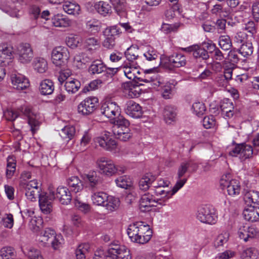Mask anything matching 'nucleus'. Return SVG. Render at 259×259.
<instances>
[{
    "mask_svg": "<svg viewBox=\"0 0 259 259\" xmlns=\"http://www.w3.org/2000/svg\"><path fill=\"white\" fill-rule=\"evenodd\" d=\"M143 55L146 59L148 61L155 60L158 57L157 51L150 46H148L146 48Z\"/></svg>",
    "mask_w": 259,
    "mask_h": 259,
    "instance_id": "6e6d98bb",
    "label": "nucleus"
},
{
    "mask_svg": "<svg viewBox=\"0 0 259 259\" xmlns=\"http://www.w3.org/2000/svg\"><path fill=\"white\" fill-rule=\"evenodd\" d=\"M10 79L13 88L18 91L25 90L29 86L28 79L20 73L17 72L12 73Z\"/></svg>",
    "mask_w": 259,
    "mask_h": 259,
    "instance_id": "2eb2a0df",
    "label": "nucleus"
},
{
    "mask_svg": "<svg viewBox=\"0 0 259 259\" xmlns=\"http://www.w3.org/2000/svg\"><path fill=\"white\" fill-rule=\"evenodd\" d=\"M21 187L24 191L25 196L27 199L31 201L36 200L39 193L38 182L36 180H33L27 183H21Z\"/></svg>",
    "mask_w": 259,
    "mask_h": 259,
    "instance_id": "f8f14e48",
    "label": "nucleus"
},
{
    "mask_svg": "<svg viewBox=\"0 0 259 259\" xmlns=\"http://www.w3.org/2000/svg\"><path fill=\"white\" fill-rule=\"evenodd\" d=\"M64 243V239L61 234H55L54 237L52 239L51 244L52 247L55 250L58 249L62 246Z\"/></svg>",
    "mask_w": 259,
    "mask_h": 259,
    "instance_id": "338daca9",
    "label": "nucleus"
},
{
    "mask_svg": "<svg viewBox=\"0 0 259 259\" xmlns=\"http://www.w3.org/2000/svg\"><path fill=\"white\" fill-rule=\"evenodd\" d=\"M58 199L59 202L64 205H68L72 200V196L68 189L64 186H59L55 192V198Z\"/></svg>",
    "mask_w": 259,
    "mask_h": 259,
    "instance_id": "a211bd4d",
    "label": "nucleus"
},
{
    "mask_svg": "<svg viewBox=\"0 0 259 259\" xmlns=\"http://www.w3.org/2000/svg\"><path fill=\"white\" fill-rule=\"evenodd\" d=\"M229 233L227 232H223L220 234L215 238L214 241V244L215 246L219 247L223 246L226 244L229 239Z\"/></svg>",
    "mask_w": 259,
    "mask_h": 259,
    "instance_id": "0e129e2a",
    "label": "nucleus"
},
{
    "mask_svg": "<svg viewBox=\"0 0 259 259\" xmlns=\"http://www.w3.org/2000/svg\"><path fill=\"white\" fill-rule=\"evenodd\" d=\"M120 205V201L118 197L109 195L104 207L108 211L113 212L119 208Z\"/></svg>",
    "mask_w": 259,
    "mask_h": 259,
    "instance_id": "c756f323",
    "label": "nucleus"
},
{
    "mask_svg": "<svg viewBox=\"0 0 259 259\" xmlns=\"http://www.w3.org/2000/svg\"><path fill=\"white\" fill-rule=\"evenodd\" d=\"M75 133V130L73 126H65L62 129L60 135L64 140L69 141L74 137Z\"/></svg>",
    "mask_w": 259,
    "mask_h": 259,
    "instance_id": "de8ad7c7",
    "label": "nucleus"
},
{
    "mask_svg": "<svg viewBox=\"0 0 259 259\" xmlns=\"http://www.w3.org/2000/svg\"><path fill=\"white\" fill-rule=\"evenodd\" d=\"M219 44L224 50H229L232 47V41L228 35H221L219 38Z\"/></svg>",
    "mask_w": 259,
    "mask_h": 259,
    "instance_id": "e2e57ef3",
    "label": "nucleus"
},
{
    "mask_svg": "<svg viewBox=\"0 0 259 259\" xmlns=\"http://www.w3.org/2000/svg\"><path fill=\"white\" fill-rule=\"evenodd\" d=\"M67 184L71 190L75 193L79 192L83 189V184L81 181L76 176L68 178L67 180Z\"/></svg>",
    "mask_w": 259,
    "mask_h": 259,
    "instance_id": "72a5a7b5",
    "label": "nucleus"
},
{
    "mask_svg": "<svg viewBox=\"0 0 259 259\" xmlns=\"http://www.w3.org/2000/svg\"><path fill=\"white\" fill-rule=\"evenodd\" d=\"M13 49L6 45L0 46V65H9L11 62V56Z\"/></svg>",
    "mask_w": 259,
    "mask_h": 259,
    "instance_id": "aec40b11",
    "label": "nucleus"
},
{
    "mask_svg": "<svg viewBox=\"0 0 259 259\" xmlns=\"http://www.w3.org/2000/svg\"><path fill=\"white\" fill-rule=\"evenodd\" d=\"M170 63L175 67H181L186 65V57L182 54H175L169 57Z\"/></svg>",
    "mask_w": 259,
    "mask_h": 259,
    "instance_id": "e433bc0d",
    "label": "nucleus"
},
{
    "mask_svg": "<svg viewBox=\"0 0 259 259\" xmlns=\"http://www.w3.org/2000/svg\"><path fill=\"white\" fill-rule=\"evenodd\" d=\"M84 46L89 50H94L100 46L99 40L94 37L86 38L84 42Z\"/></svg>",
    "mask_w": 259,
    "mask_h": 259,
    "instance_id": "680f3d73",
    "label": "nucleus"
},
{
    "mask_svg": "<svg viewBox=\"0 0 259 259\" xmlns=\"http://www.w3.org/2000/svg\"><path fill=\"white\" fill-rule=\"evenodd\" d=\"M29 111V109L25 108L24 113L28 116V123L30 126L31 131L34 133L39 127V122L35 118L30 116Z\"/></svg>",
    "mask_w": 259,
    "mask_h": 259,
    "instance_id": "13d9d810",
    "label": "nucleus"
},
{
    "mask_svg": "<svg viewBox=\"0 0 259 259\" xmlns=\"http://www.w3.org/2000/svg\"><path fill=\"white\" fill-rule=\"evenodd\" d=\"M105 39L103 42L104 47L111 49L115 45V39L119 34V29L115 26L106 28L103 32Z\"/></svg>",
    "mask_w": 259,
    "mask_h": 259,
    "instance_id": "4468645a",
    "label": "nucleus"
},
{
    "mask_svg": "<svg viewBox=\"0 0 259 259\" xmlns=\"http://www.w3.org/2000/svg\"><path fill=\"white\" fill-rule=\"evenodd\" d=\"M15 160L12 156H8L7 158V164L6 170V177L8 179H11L16 171Z\"/></svg>",
    "mask_w": 259,
    "mask_h": 259,
    "instance_id": "09e8293b",
    "label": "nucleus"
},
{
    "mask_svg": "<svg viewBox=\"0 0 259 259\" xmlns=\"http://www.w3.org/2000/svg\"><path fill=\"white\" fill-rule=\"evenodd\" d=\"M86 27L92 33H97L101 28L100 22L96 20L88 21L86 23Z\"/></svg>",
    "mask_w": 259,
    "mask_h": 259,
    "instance_id": "69168bd1",
    "label": "nucleus"
},
{
    "mask_svg": "<svg viewBox=\"0 0 259 259\" xmlns=\"http://www.w3.org/2000/svg\"><path fill=\"white\" fill-rule=\"evenodd\" d=\"M15 256L14 249L6 246L0 250V259H14Z\"/></svg>",
    "mask_w": 259,
    "mask_h": 259,
    "instance_id": "603ef678",
    "label": "nucleus"
},
{
    "mask_svg": "<svg viewBox=\"0 0 259 259\" xmlns=\"http://www.w3.org/2000/svg\"><path fill=\"white\" fill-rule=\"evenodd\" d=\"M55 198V191L50 190L48 195H39V205L41 211L45 214H49L52 211V201Z\"/></svg>",
    "mask_w": 259,
    "mask_h": 259,
    "instance_id": "9d476101",
    "label": "nucleus"
},
{
    "mask_svg": "<svg viewBox=\"0 0 259 259\" xmlns=\"http://www.w3.org/2000/svg\"><path fill=\"white\" fill-rule=\"evenodd\" d=\"M80 38L78 35L73 34H70L65 39L66 45L72 49L77 48L80 43Z\"/></svg>",
    "mask_w": 259,
    "mask_h": 259,
    "instance_id": "864d4df0",
    "label": "nucleus"
},
{
    "mask_svg": "<svg viewBox=\"0 0 259 259\" xmlns=\"http://www.w3.org/2000/svg\"><path fill=\"white\" fill-rule=\"evenodd\" d=\"M94 7L97 12L104 17L110 15L112 12L111 6L107 2H97L95 3Z\"/></svg>",
    "mask_w": 259,
    "mask_h": 259,
    "instance_id": "412c9836",
    "label": "nucleus"
},
{
    "mask_svg": "<svg viewBox=\"0 0 259 259\" xmlns=\"http://www.w3.org/2000/svg\"><path fill=\"white\" fill-rule=\"evenodd\" d=\"M95 142L104 149L109 151L115 150L117 147V142L108 132H105L103 136L97 137Z\"/></svg>",
    "mask_w": 259,
    "mask_h": 259,
    "instance_id": "9b49d317",
    "label": "nucleus"
},
{
    "mask_svg": "<svg viewBox=\"0 0 259 259\" xmlns=\"http://www.w3.org/2000/svg\"><path fill=\"white\" fill-rule=\"evenodd\" d=\"M155 203L164 206L165 200L156 197L151 189L149 192L141 196L140 200V208H147L148 209L152 206H156Z\"/></svg>",
    "mask_w": 259,
    "mask_h": 259,
    "instance_id": "1a4fd4ad",
    "label": "nucleus"
},
{
    "mask_svg": "<svg viewBox=\"0 0 259 259\" xmlns=\"http://www.w3.org/2000/svg\"><path fill=\"white\" fill-rule=\"evenodd\" d=\"M125 112L130 116L138 118L142 114V108L140 105L133 101H129L126 104Z\"/></svg>",
    "mask_w": 259,
    "mask_h": 259,
    "instance_id": "6ab92c4d",
    "label": "nucleus"
},
{
    "mask_svg": "<svg viewBox=\"0 0 259 259\" xmlns=\"http://www.w3.org/2000/svg\"><path fill=\"white\" fill-rule=\"evenodd\" d=\"M113 133L117 139L124 142L127 141L133 136V134L129 127L124 128V129H118Z\"/></svg>",
    "mask_w": 259,
    "mask_h": 259,
    "instance_id": "a19ab883",
    "label": "nucleus"
},
{
    "mask_svg": "<svg viewBox=\"0 0 259 259\" xmlns=\"http://www.w3.org/2000/svg\"><path fill=\"white\" fill-rule=\"evenodd\" d=\"M101 112L107 118L113 120L120 115V109L116 102L108 100L102 104Z\"/></svg>",
    "mask_w": 259,
    "mask_h": 259,
    "instance_id": "6e6552de",
    "label": "nucleus"
},
{
    "mask_svg": "<svg viewBox=\"0 0 259 259\" xmlns=\"http://www.w3.org/2000/svg\"><path fill=\"white\" fill-rule=\"evenodd\" d=\"M193 113L197 116L203 115L206 111V107L202 102L196 101L194 102L192 107Z\"/></svg>",
    "mask_w": 259,
    "mask_h": 259,
    "instance_id": "bf43d9fd",
    "label": "nucleus"
},
{
    "mask_svg": "<svg viewBox=\"0 0 259 259\" xmlns=\"http://www.w3.org/2000/svg\"><path fill=\"white\" fill-rule=\"evenodd\" d=\"M163 115L166 123L170 124L176 119V110L171 106H166L163 110Z\"/></svg>",
    "mask_w": 259,
    "mask_h": 259,
    "instance_id": "f704fd0d",
    "label": "nucleus"
},
{
    "mask_svg": "<svg viewBox=\"0 0 259 259\" xmlns=\"http://www.w3.org/2000/svg\"><path fill=\"white\" fill-rule=\"evenodd\" d=\"M86 181L90 184L91 187H95L101 183V177L97 174L95 171L89 172L85 175Z\"/></svg>",
    "mask_w": 259,
    "mask_h": 259,
    "instance_id": "a18cd8bd",
    "label": "nucleus"
},
{
    "mask_svg": "<svg viewBox=\"0 0 259 259\" xmlns=\"http://www.w3.org/2000/svg\"><path fill=\"white\" fill-rule=\"evenodd\" d=\"M257 250L252 247L244 249L241 254L242 259H257Z\"/></svg>",
    "mask_w": 259,
    "mask_h": 259,
    "instance_id": "5fc2aeb1",
    "label": "nucleus"
},
{
    "mask_svg": "<svg viewBox=\"0 0 259 259\" xmlns=\"http://www.w3.org/2000/svg\"><path fill=\"white\" fill-rule=\"evenodd\" d=\"M89 70V72L93 74H100L108 70L107 72L113 75L117 71L116 68H107L106 65L101 60H96L93 62Z\"/></svg>",
    "mask_w": 259,
    "mask_h": 259,
    "instance_id": "f3484780",
    "label": "nucleus"
},
{
    "mask_svg": "<svg viewBox=\"0 0 259 259\" xmlns=\"http://www.w3.org/2000/svg\"><path fill=\"white\" fill-rule=\"evenodd\" d=\"M62 7L64 11L69 15H78L81 11L80 6L74 1H65Z\"/></svg>",
    "mask_w": 259,
    "mask_h": 259,
    "instance_id": "393cba45",
    "label": "nucleus"
},
{
    "mask_svg": "<svg viewBox=\"0 0 259 259\" xmlns=\"http://www.w3.org/2000/svg\"><path fill=\"white\" fill-rule=\"evenodd\" d=\"M130 250L116 242L111 243L106 253V259H131Z\"/></svg>",
    "mask_w": 259,
    "mask_h": 259,
    "instance_id": "f03ea898",
    "label": "nucleus"
},
{
    "mask_svg": "<svg viewBox=\"0 0 259 259\" xmlns=\"http://www.w3.org/2000/svg\"><path fill=\"white\" fill-rule=\"evenodd\" d=\"M197 219L201 222L208 224H214L218 216L214 208L209 205L200 207L197 213Z\"/></svg>",
    "mask_w": 259,
    "mask_h": 259,
    "instance_id": "7ed1b4c3",
    "label": "nucleus"
},
{
    "mask_svg": "<svg viewBox=\"0 0 259 259\" xmlns=\"http://www.w3.org/2000/svg\"><path fill=\"white\" fill-rule=\"evenodd\" d=\"M115 12L120 16H124L129 8L126 0H109Z\"/></svg>",
    "mask_w": 259,
    "mask_h": 259,
    "instance_id": "5701e85b",
    "label": "nucleus"
},
{
    "mask_svg": "<svg viewBox=\"0 0 259 259\" xmlns=\"http://www.w3.org/2000/svg\"><path fill=\"white\" fill-rule=\"evenodd\" d=\"M32 66L34 70L40 73L46 72L48 68L47 61L42 57L35 58Z\"/></svg>",
    "mask_w": 259,
    "mask_h": 259,
    "instance_id": "bb28decb",
    "label": "nucleus"
},
{
    "mask_svg": "<svg viewBox=\"0 0 259 259\" xmlns=\"http://www.w3.org/2000/svg\"><path fill=\"white\" fill-rule=\"evenodd\" d=\"M220 108L226 117L230 118L233 116L234 105L230 99L227 98L223 99L221 103Z\"/></svg>",
    "mask_w": 259,
    "mask_h": 259,
    "instance_id": "cd10ccee",
    "label": "nucleus"
},
{
    "mask_svg": "<svg viewBox=\"0 0 259 259\" xmlns=\"http://www.w3.org/2000/svg\"><path fill=\"white\" fill-rule=\"evenodd\" d=\"M147 225H144L142 222H136L130 224L127 229V234L131 240L134 242L137 239L140 234H142V231L145 230V227Z\"/></svg>",
    "mask_w": 259,
    "mask_h": 259,
    "instance_id": "dca6fc26",
    "label": "nucleus"
},
{
    "mask_svg": "<svg viewBox=\"0 0 259 259\" xmlns=\"http://www.w3.org/2000/svg\"><path fill=\"white\" fill-rule=\"evenodd\" d=\"M155 197L159 196V199L162 200H165V205L166 204V201L170 198L173 195H171V191H165L162 188H156L152 189Z\"/></svg>",
    "mask_w": 259,
    "mask_h": 259,
    "instance_id": "49530a36",
    "label": "nucleus"
},
{
    "mask_svg": "<svg viewBox=\"0 0 259 259\" xmlns=\"http://www.w3.org/2000/svg\"><path fill=\"white\" fill-rule=\"evenodd\" d=\"M232 156H239L242 160L251 157L253 149L251 146L246 144H238L229 152Z\"/></svg>",
    "mask_w": 259,
    "mask_h": 259,
    "instance_id": "ddd939ff",
    "label": "nucleus"
},
{
    "mask_svg": "<svg viewBox=\"0 0 259 259\" xmlns=\"http://www.w3.org/2000/svg\"><path fill=\"white\" fill-rule=\"evenodd\" d=\"M112 123L114 124L112 130L113 132L119 128H128L130 125L129 121L120 114L113 120Z\"/></svg>",
    "mask_w": 259,
    "mask_h": 259,
    "instance_id": "4c0bfd02",
    "label": "nucleus"
},
{
    "mask_svg": "<svg viewBox=\"0 0 259 259\" xmlns=\"http://www.w3.org/2000/svg\"><path fill=\"white\" fill-rule=\"evenodd\" d=\"M145 228L146 229H145L144 231H142V234H139L137 239L134 242L135 243L143 244L147 243L151 239L152 234V231L148 225H147Z\"/></svg>",
    "mask_w": 259,
    "mask_h": 259,
    "instance_id": "79ce46f5",
    "label": "nucleus"
},
{
    "mask_svg": "<svg viewBox=\"0 0 259 259\" xmlns=\"http://www.w3.org/2000/svg\"><path fill=\"white\" fill-rule=\"evenodd\" d=\"M193 56L195 58H202L203 60H206L209 58L207 51L197 44L195 45Z\"/></svg>",
    "mask_w": 259,
    "mask_h": 259,
    "instance_id": "4d7b16f0",
    "label": "nucleus"
},
{
    "mask_svg": "<svg viewBox=\"0 0 259 259\" xmlns=\"http://www.w3.org/2000/svg\"><path fill=\"white\" fill-rule=\"evenodd\" d=\"M18 61L22 64L30 63L33 58V52L30 44L23 42L20 44L15 51Z\"/></svg>",
    "mask_w": 259,
    "mask_h": 259,
    "instance_id": "39448f33",
    "label": "nucleus"
},
{
    "mask_svg": "<svg viewBox=\"0 0 259 259\" xmlns=\"http://www.w3.org/2000/svg\"><path fill=\"white\" fill-rule=\"evenodd\" d=\"M99 100L95 97H89L84 99L78 105V111L83 115L93 113L97 109Z\"/></svg>",
    "mask_w": 259,
    "mask_h": 259,
    "instance_id": "0eeeda50",
    "label": "nucleus"
},
{
    "mask_svg": "<svg viewBox=\"0 0 259 259\" xmlns=\"http://www.w3.org/2000/svg\"><path fill=\"white\" fill-rule=\"evenodd\" d=\"M244 200L246 204L252 206V204H259V192L254 190H249L245 193Z\"/></svg>",
    "mask_w": 259,
    "mask_h": 259,
    "instance_id": "c9c22d12",
    "label": "nucleus"
},
{
    "mask_svg": "<svg viewBox=\"0 0 259 259\" xmlns=\"http://www.w3.org/2000/svg\"><path fill=\"white\" fill-rule=\"evenodd\" d=\"M53 26L58 27H68L72 25V21L68 18L62 15H55L51 20Z\"/></svg>",
    "mask_w": 259,
    "mask_h": 259,
    "instance_id": "b1692460",
    "label": "nucleus"
},
{
    "mask_svg": "<svg viewBox=\"0 0 259 259\" xmlns=\"http://www.w3.org/2000/svg\"><path fill=\"white\" fill-rule=\"evenodd\" d=\"M56 234L55 231L50 228H47L45 230L40 233L38 236L39 242L42 243V245L50 244Z\"/></svg>",
    "mask_w": 259,
    "mask_h": 259,
    "instance_id": "c85d7f7f",
    "label": "nucleus"
},
{
    "mask_svg": "<svg viewBox=\"0 0 259 259\" xmlns=\"http://www.w3.org/2000/svg\"><path fill=\"white\" fill-rule=\"evenodd\" d=\"M209 50H211V52L213 53L212 58L216 61H221L224 58V55L220 49L216 48L215 44L208 43L206 46Z\"/></svg>",
    "mask_w": 259,
    "mask_h": 259,
    "instance_id": "3c124183",
    "label": "nucleus"
},
{
    "mask_svg": "<svg viewBox=\"0 0 259 259\" xmlns=\"http://www.w3.org/2000/svg\"><path fill=\"white\" fill-rule=\"evenodd\" d=\"M124 75L130 80H134L137 77V74L139 73V71L136 67L131 66H125L121 67L120 69Z\"/></svg>",
    "mask_w": 259,
    "mask_h": 259,
    "instance_id": "37998d69",
    "label": "nucleus"
},
{
    "mask_svg": "<svg viewBox=\"0 0 259 259\" xmlns=\"http://www.w3.org/2000/svg\"><path fill=\"white\" fill-rule=\"evenodd\" d=\"M80 81L75 78H70L67 80L64 85L66 91L72 94L77 92L80 88Z\"/></svg>",
    "mask_w": 259,
    "mask_h": 259,
    "instance_id": "58836bf2",
    "label": "nucleus"
},
{
    "mask_svg": "<svg viewBox=\"0 0 259 259\" xmlns=\"http://www.w3.org/2000/svg\"><path fill=\"white\" fill-rule=\"evenodd\" d=\"M244 219L251 222L259 221V207L249 206L245 208L243 212Z\"/></svg>",
    "mask_w": 259,
    "mask_h": 259,
    "instance_id": "4be33fe9",
    "label": "nucleus"
},
{
    "mask_svg": "<svg viewBox=\"0 0 259 259\" xmlns=\"http://www.w3.org/2000/svg\"><path fill=\"white\" fill-rule=\"evenodd\" d=\"M220 185L222 189L226 188L228 195L231 196H235L240 194L241 187L239 182L235 179H231L229 174L222 176L220 180Z\"/></svg>",
    "mask_w": 259,
    "mask_h": 259,
    "instance_id": "20e7f679",
    "label": "nucleus"
},
{
    "mask_svg": "<svg viewBox=\"0 0 259 259\" xmlns=\"http://www.w3.org/2000/svg\"><path fill=\"white\" fill-rule=\"evenodd\" d=\"M115 183L119 187L127 189L131 186V181L127 176H122L117 178L115 180Z\"/></svg>",
    "mask_w": 259,
    "mask_h": 259,
    "instance_id": "052dcab7",
    "label": "nucleus"
},
{
    "mask_svg": "<svg viewBox=\"0 0 259 259\" xmlns=\"http://www.w3.org/2000/svg\"><path fill=\"white\" fill-rule=\"evenodd\" d=\"M96 164L100 172L108 177H111L118 171L124 173L125 171V167L116 165L113 161L105 157L99 158L96 161Z\"/></svg>",
    "mask_w": 259,
    "mask_h": 259,
    "instance_id": "f257e3e1",
    "label": "nucleus"
},
{
    "mask_svg": "<svg viewBox=\"0 0 259 259\" xmlns=\"http://www.w3.org/2000/svg\"><path fill=\"white\" fill-rule=\"evenodd\" d=\"M210 13L212 15L221 18H228L230 14V11L228 8H224L221 4H216L213 6Z\"/></svg>",
    "mask_w": 259,
    "mask_h": 259,
    "instance_id": "7c9ffc66",
    "label": "nucleus"
},
{
    "mask_svg": "<svg viewBox=\"0 0 259 259\" xmlns=\"http://www.w3.org/2000/svg\"><path fill=\"white\" fill-rule=\"evenodd\" d=\"M109 195L104 192H97L92 195L91 199L94 204L104 206Z\"/></svg>",
    "mask_w": 259,
    "mask_h": 259,
    "instance_id": "473e14b6",
    "label": "nucleus"
},
{
    "mask_svg": "<svg viewBox=\"0 0 259 259\" xmlns=\"http://www.w3.org/2000/svg\"><path fill=\"white\" fill-rule=\"evenodd\" d=\"M103 82L101 79H96L92 81L83 89V92L86 93L91 91L95 90L101 87Z\"/></svg>",
    "mask_w": 259,
    "mask_h": 259,
    "instance_id": "774afa93",
    "label": "nucleus"
},
{
    "mask_svg": "<svg viewBox=\"0 0 259 259\" xmlns=\"http://www.w3.org/2000/svg\"><path fill=\"white\" fill-rule=\"evenodd\" d=\"M139 79L140 81L151 83L154 88L159 87L164 83L163 79L156 74L148 73L144 78L140 77Z\"/></svg>",
    "mask_w": 259,
    "mask_h": 259,
    "instance_id": "a878e982",
    "label": "nucleus"
},
{
    "mask_svg": "<svg viewBox=\"0 0 259 259\" xmlns=\"http://www.w3.org/2000/svg\"><path fill=\"white\" fill-rule=\"evenodd\" d=\"M52 62L56 66L64 65L69 58V52L66 47L59 46L55 48L51 54Z\"/></svg>",
    "mask_w": 259,
    "mask_h": 259,
    "instance_id": "423d86ee",
    "label": "nucleus"
},
{
    "mask_svg": "<svg viewBox=\"0 0 259 259\" xmlns=\"http://www.w3.org/2000/svg\"><path fill=\"white\" fill-rule=\"evenodd\" d=\"M39 90L43 95H51L54 91V83L50 79H44L40 83Z\"/></svg>",
    "mask_w": 259,
    "mask_h": 259,
    "instance_id": "2f4dec72",
    "label": "nucleus"
},
{
    "mask_svg": "<svg viewBox=\"0 0 259 259\" xmlns=\"http://www.w3.org/2000/svg\"><path fill=\"white\" fill-rule=\"evenodd\" d=\"M253 48L252 43L249 41L242 44L239 49V53L244 57L250 56L253 53Z\"/></svg>",
    "mask_w": 259,
    "mask_h": 259,
    "instance_id": "8fccbe9b",
    "label": "nucleus"
},
{
    "mask_svg": "<svg viewBox=\"0 0 259 259\" xmlns=\"http://www.w3.org/2000/svg\"><path fill=\"white\" fill-rule=\"evenodd\" d=\"M23 252L29 259H43L40 251L35 247H26L24 249Z\"/></svg>",
    "mask_w": 259,
    "mask_h": 259,
    "instance_id": "c03bdc74",
    "label": "nucleus"
},
{
    "mask_svg": "<svg viewBox=\"0 0 259 259\" xmlns=\"http://www.w3.org/2000/svg\"><path fill=\"white\" fill-rule=\"evenodd\" d=\"M155 177L150 174L144 176L139 182L140 190L146 191L149 189L150 186L154 182Z\"/></svg>",
    "mask_w": 259,
    "mask_h": 259,
    "instance_id": "ea45409f",
    "label": "nucleus"
}]
</instances>
